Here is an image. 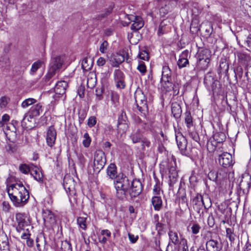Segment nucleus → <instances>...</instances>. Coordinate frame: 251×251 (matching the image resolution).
I'll return each instance as SVG.
<instances>
[{"label":"nucleus","mask_w":251,"mask_h":251,"mask_svg":"<svg viewBox=\"0 0 251 251\" xmlns=\"http://www.w3.org/2000/svg\"><path fill=\"white\" fill-rule=\"evenodd\" d=\"M151 204L155 211H159L162 207V200L160 196H153L151 198Z\"/></svg>","instance_id":"4be33fe9"},{"label":"nucleus","mask_w":251,"mask_h":251,"mask_svg":"<svg viewBox=\"0 0 251 251\" xmlns=\"http://www.w3.org/2000/svg\"><path fill=\"white\" fill-rule=\"evenodd\" d=\"M219 164L224 168H227L233 164L232 155L228 152H224L218 157Z\"/></svg>","instance_id":"6e6552de"},{"label":"nucleus","mask_w":251,"mask_h":251,"mask_svg":"<svg viewBox=\"0 0 251 251\" xmlns=\"http://www.w3.org/2000/svg\"><path fill=\"white\" fill-rule=\"evenodd\" d=\"M88 58H84L81 63L82 68L85 71H88V70L90 69L91 66H89L87 64Z\"/></svg>","instance_id":"e2e57ef3"},{"label":"nucleus","mask_w":251,"mask_h":251,"mask_svg":"<svg viewBox=\"0 0 251 251\" xmlns=\"http://www.w3.org/2000/svg\"><path fill=\"white\" fill-rule=\"evenodd\" d=\"M9 100V98L7 97L6 96L2 97L0 99V107L1 108H5Z\"/></svg>","instance_id":"3c124183"},{"label":"nucleus","mask_w":251,"mask_h":251,"mask_svg":"<svg viewBox=\"0 0 251 251\" xmlns=\"http://www.w3.org/2000/svg\"><path fill=\"white\" fill-rule=\"evenodd\" d=\"M87 115V113L84 110H79L78 111L79 122L81 123L83 122Z\"/></svg>","instance_id":"6e6d98bb"},{"label":"nucleus","mask_w":251,"mask_h":251,"mask_svg":"<svg viewBox=\"0 0 251 251\" xmlns=\"http://www.w3.org/2000/svg\"><path fill=\"white\" fill-rule=\"evenodd\" d=\"M131 181L125 174H119L114 184L116 190V196L121 200H127L128 190L130 187Z\"/></svg>","instance_id":"f03ea898"},{"label":"nucleus","mask_w":251,"mask_h":251,"mask_svg":"<svg viewBox=\"0 0 251 251\" xmlns=\"http://www.w3.org/2000/svg\"><path fill=\"white\" fill-rule=\"evenodd\" d=\"M126 120V114L124 111H122L118 117V124H124Z\"/></svg>","instance_id":"5fc2aeb1"},{"label":"nucleus","mask_w":251,"mask_h":251,"mask_svg":"<svg viewBox=\"0 0 251 251\" xmlns=\"http://www.w3.org/2000/svg\"><path fill=\"white\" fill-rule=\"evenodd\" d=\"M42 105L40 103L36 104L32 106L28 113L25 115L22 121V123H23L28 116H29L30 119H32L35 117L39 116L42 112Z\"/></svg>","instance_id":"1a4fd4ad"},{"label":"nucleus","mask_w":251,"mask_h":251,"mask_svg":"<svg viewBox=\"0 0 251 251\" xmlns=\"http://www.w3.org/2000/svg\"><path fill=\"white\" fill-rule=\"evenodd\" d=\"M63 81H60L56 83L54 87V92L56 94L63 95Z\"/></svg>","instance_id":"de8ad7c7"},{"label":"nucleus","mask_w":251,"mask_h":251,"mask_svg":"<svg viewBox=\"0 0 251 251\" xmlns=\"http://www.w3.org/2000/svg\"><path fill=\"white\" fill-rule=\"evenodd\" d=\"M226 236L230 242V245L231 247H234L235 245V234L234 233V230L231 228H226Z\"/></svg>","instance_id":"bb28decb"},{"label":"nucleus","mask_w":251,"mask_h":251,"mask_svg":"<svg viewBox=\"0 0 251 251\" xmlns=\"http://www.w3.org/2000/svg\"><path fill=\"white\" fill-rule=\"evenodd\" d=\"M16 219L18 223V225L25 226L26 224V222L24 216L22 213L17 214L16 215Z\"/></svg>","instance_id":"c03bdc74"},{"label":"nucleus","mask_w":251,"mask_h":251,"mask_svg":"<svg viewBox=\"0 0 251 251\" xmlns=\"http://www.w3.org/2000/svg\"><path fill=\"white\" fill-rule=\"evenodd\" d=\"M140 143L141 144L142 150H145L146 148H149L151 145L150 140L146 137L143 136Z\"/></svg>","instance_id":"a18cd8bd"},{"label":"nucleus","mask_w":251,"mask_h":251,"mask_svg":"<svg viewBox=\"0 0 251 251\" xmlns=\"http://www.w3.org/2000/svg\"><path fill=\"white\" fill-rule=\"evenodd\" d=\"M51 64H52L51 67L53 70L52 73L54 74V71L61 67L62 64H63V60L60 56H56L52 59Z\"/></svg>","instance_id":"c85d7f7f"},{"label":"nucleus","mask_w":251,"mask_h":251,"mask_svg":"<svg viewBox=\"0 0 251 251\" xmlns=\"http://www.w3.org/2000/svg\"><path fill=\"white\" fill-rule=\"evenodd\" d=\"M42 62L40 60H38L35 62L31 66V68L30 71V74L31 75H34L38 69L41 67Z\"/></svg>","instance_id":"a19ab883"},{"label":"nucleus","mask_w":251,"mask_h":251,"mask_svg":"<svg viewBox=\"0 0 251 251\" xmlns=\"http://www.w3.org/2000/svg\"><path fill=\"white\" fill-rule=\"evenodd\" d=\"M112 9L109 8L106 9L104 12L101 13V14H100L98 15L96 19L97 20L101 21L106 18L108 15H109L112 12Z\"/></svg>","instance_id":"49530a36"},{"label":"nucleus","mask_w":251,"mask_h":251,"mask_svg":"<svg viewBox=\"0 0 251 251\" xmlns=\"http://www.w3.org/2000/svg\"><path fill=\"white\" fill-rule=\"evenodd\" d=\"M179 233L174 230H169L168 231V236L170 242L176 246L180 243V239L178 236ZM181 235L179 234V236Z\"/></svg>","instance_id":"6ab92c4d"},{"label":"nucleus","mask_w":251,"mask_h":251,"mask_svg":"<svg viewBox=\"0 0 251 251\" xmlns=\"http://www.w3.org/2000/svg\"><path fill=\"white\" fill-rule=\"evenodd\" d=\"M251 186V177L248 176L247 177H243L241 180L239 187L242 190L244 194H248Z\"/></svg>","instance_id":"f8f14e48"},{"label":"nucleus","mask_w":251,"mask_h":251,"mask_svg":"<svg viewBox=\"0 0 251 251\" xmlns=\"http://www.w3.org/2000/svg\"><path fill=\"white\" fill-rule=\"evenodd\" d=\"M64 247L65 249L64 251H72V245L69 241L67 240L64 241Z\"/></svg>","instance_id":"774afa93"},{"label":"nucleus","mask_w":251,"mask_h":251,"mask_svg":"<svg viewBox=\"0 0 251 251\" xmlns=\"http://www.w3.org/2000/svg\"><path fill=\"white\" fill-rule=\"evenodd\" d=\"M55 171L56 172L57 177L62 179L63 177V174L62 173V166L59 164L58 162L56 164Z\"/></svg>","instance_id":"bf43d9fd"},{"label":"nucleus","mask_w":251,"mask_h":251,"mask_svg":"<svg viewBox=\"0 0 251 251\" xmlns=\"http://www.w3.org/2000/svg\"><path fill=\"white\" fill-rule=\"evenodd\" d=\"M191 230L193 234H197L199 233L201 228L200 226L197 223L192 224L191 227Z\"/></svg>","instance_id":"8fccbe9b"},{"label":"nucleus","mask_w":251,"mask_h":251,"mask_svg":"<svg viewBox=\"0 0 251 251\" xmlns=\"http://www.w3.org/2000/svg\"><path fill=\"white\" fill-rule=\"evenodd\" d=\"M36 100L33 98H28L24 100L21 106L24 108H26L30 105L35 103L36 102Z\"/></svg>","instance_id":"58836bf2"},{"label":"nucleus","mask_w":251,"mask_h":251,"mask_svg":"<svg viewBox=\"0 0 251 251\" xmlns=\"http://www.w3.org/2000/svg\"><path fill=\"white\" fill-rule=\"evenodd\" d=\"M211 56V51L209 50L201 48L198 51L197 59H210Z\"/></svg>","instance_id":"b1692460"},{"label":"nucleus","mask_w":251,"mask_h":251,"mask_svg":"<svg viewBox=\"0 0 251 251\" xmlns=\"http://www.w3.org/2000/svg\"><path fill=\"white\" fill-rule=\"evenodd\" d=\"M189 51L186 50L182 52L179 56V58L177 61V65L179 69L186 67L187 65L189 64L188 60V56Z\"/></svg>","instance_id":"2eb2a0df"},{"label":"nucleus","mask_w":251,"mask_h":251,"mask_svg":"<svg viewBox=\"0 0 251 251\" xmlns=\"http://www.w3.org/2000/svg\"><path fill=\"white\" fill-rule=\"evenodd\" d=\"M104 92V88L102 86L98 87L96 88V100L97 101L101 100L103 99V93Z\"/></svg>","instance_id":"e433bc0d"},{"label":"nucleus","mask_w":251,"mask_h":251,"mask_svg":"<svg viewBox=\"0 0 251 251\" xmlns=\"http://www.w3.org/2000/svg\"><path fill=\"white\" fill-rule=\"evenodd\" d=\"M184 120L187 129L194 128V124L193 118L189 110H186L184 113Z\"/></svg>","instance_id":"f3484780"},{"label":"nucleus","mask_w":251,"mask_h":251,"mask_svg":"<svg viewBox=\"0 0 251 251\" xmlns=\"http://www.w3.org/2000/svg\"><path fill=\"white\" fill-rule=\"evenodd\" d=\"M128 237L130 243L132 244L135 243L139 238L138 235H134L130 233H128Z\"/></svg>","instance_id":"680f3d73"},{"label":"nucleus","mask_w":251,"mask_h":251,"mask_svg":"<svg viewBox=\"0 0 251 251\" xmlns=\"http://www.w3.org/2000/svg\"><path fill=\"white\" fill-rule=\"evenodd\" d=\"M56 137V132L54 128L51 126L49 127L47 132L46 141L48 145L50 147L54 144Z\"/></svg>","instance_id":"9d476101"},{"label":"nucleus","mask_w":251,"mask_h":251,"mask_svg":"<svg viewBox=\"0 0 251 251\" xmlns=\"http://www.w3.org/2000/svg\"><path fill=\"white\" fill-rule=\"evenodd\" d=\"M172 113L175 119H179L182 113L181 106L177 103H173L172 104Z\"/></svg>","instance_id":"a878e982"},{"label":"nucleus","mask_w":251,"mask_h":251,"mask_svg":"<svg viewBox=\"0 0 251 251\" xmlns=\"http://www.w3.org/2000/svg\"><path fill=\"white\" fill-rule=\"evenodd\" d=\"M125 60V56L120 54H114L112 58V65L113 67H118Z\"/></svg>","instance_id":"cd10ccee"},{"label":"nucleus","mask_w":251,"mask_h":251,"mask_svg":"<svg viewBox=\"0 0 251 251\" xmlns=\"http://www.w3.org/2000/svg\"><path fill=\"white\" fill-rule=\"evenodd\" d=\"M237 56L242 63L246 66H249L250 64L251 58L247 54L243 52H239L238 53Z\"/></svg>","instance_id":"c756f323"},{"label":"nucleus","mask_w":251,"mask_h":251,"mask_svg":"<svg viewBox=\"0 0 251 251\" xmlns=\"http://www.w3.org/2000/svg\"><path fill=\"white\" fill-rule=\"evenodd\" d=\"M221 174L220 172H217L215 171H211L208 174V178L211 181L218 182L222 178L221 177ZM224 176L223 175L222 178Z\"/></svg>","instance_id":"2f4dec72"},{"label":"nucleus","mask_w":251,"mask_h":251,"mask_svg":"<svg viewBox=\"0 0 251 251\" xmlns=\"http://www.w3.org/2000/svg\"><path fill=\"white\" fill-rule=\"evenodd\" d=\"M106 157L102 151H96L94 155V169L96 172H100L105 166Z\"/></svg>","instance_id":"20e7f679"},{"label":"nucleus","mask_w":251,"mask_h":251,"mask_svg":"<svg viewBox=\"0 0 251 251\" xmlns=\"http://www.w3.org/2000/svg\"><path fill=\"white\" fill-rule=\"evenodd\" d=\"M160 186L157 184H155L153 188V196H160Z\"/></svg>","instance_id":"69168bd1"},{"label":"nucleus","mask_w":251,"mask_h":251,"mask_svg":"<svg viewBox=\"0 0 251 251\" xmlns=\"http://www.w3.org/2000/svg\"><path fill=\"white\" fill-rule=\"evenodd\" d=\"M87 218L79 217L77 219V224L80 228L86 230L87 229L86 224Z\"/></svg>","instance_id":"f704fd0d"},{"label":"nucleus","mask_w":251,"mask_h":251,"mask_svg":"<svg viewBox=\"0 0 251 251\" xmlns=\"http://www.w3.org/2000/svg\"><path fill=\"white\" fill-rule=\"evenodd\" d=\"M138 110L140 112L142 115L145 117L148 113V106L147 101L136 102Z\"/></svg>","instance_id":"5701e85b"},{"label":"nucleus","mask_w":251,"mask_h":251,"mask_svg":"<svg viewBox=\"0 0 251 251\" xmlns=\"http://www.w3.org/2000/svg\"><path fill=\"white\" fill-rule=\"evenodd\" d=\"M220 68L221 71H226L228 69V66L227 64L225 61H221L220 63Z\"/></svg>","instance_id":"338daca9"},{"label":"nucleus","mask_w":251,"mask_h":251,"mask_svg":"<svg viewBox=\"0 0 251 251\" xmlns=\"http://www.w3.org/2000/svg\"><path fill=\"white\" fill-rule=\"evenodd\" d=\"M9 246L7 235L3 232H0V251H9Z\"/></svg>","instance_id":"dca6fc26"},{"label":"nucleus","mask_w":251,"mask_h":251,"mask_svg":"<svg viewBox=\"0 0 251 251\" xmlns=\"http://www.w3.org/2000/svg\"><path fill=\"white\" fill-rule=\"evenodd\" d=\"M108 46V43L107 41H104L100 46V51L102 53H104L106 52L107 47Z\"/></svg>","instance_id":"13d9d810"},{"label":"nucleus","mask_w":251,"mask_h":251,"mask_svg":"<svg viewBox=\"0 0 251 251\" xmlns=\"http://www.w3.org/2000/svg\"><path fill=\"white\" fill-rule=\"evenodd\" d=\"M139 57L140 59L147 60L149 59V56L148 53L146 50H142L140 52Z\"/></svg>","instance_id":"052dcab7"},{"label":"nucleus","mask_w":251,"mask_h":251,"mask_svg":"<svg viewBox=\"0 0 251 251\" xmlns=\"http://www.w3.org/2000/svg\"><path fill=\"white\" fill-rule=\"evenodd\" d=\"M113 75L115 81L125 77L124 73L120 69H116L114 72Z\"/></svg>","instance_id":"ea45409f"},{"label":"nucleus","mask_w":251,"mask_h":251,"mask_svg":"<svg viewBox=\"0 0 251 251\" xmlns=\"http://www.w3.org/2000/svg\"><path fill=\"white\" fill-rule=\"evenodd\" d=\"M31 167H32V166H29L25 164H21L19 167V170L22 173L27 174L30 173Z\"/></svg>","instance_id":"09e8293b"},{"label":"nucleus","mask_w":251,"mask_h":251,"mask_svg":"<svg viewBox=\"0 0 251 251\" xmlns=\"http://www.w3.org/2000/svg\"><path fill=\"white\" fill-rule=\"evenodd\" d=\"M137 69L142 74V75H144L147 71L146 65L143 62L139 63Z\"/></svg>","instance_id":"864d4df0"},{"label":"nucleus","mask_w":251,"mask_h":251,"mask_svg":"<svg viewBox=\"0 0 251 251\" xmlns=\"http://www.w3.org/2000/svg\"><path fill=\"white\" fill-rule=\"evenodd\" d=\"M191 201L194 209L198 213L200 212L203 207L206 208L204 199L201 194L197 193L192 197Z\"/></svg>","instance_id":"0eeeda50"},{"label":"nucleus","mask_w":251,"mask_h":251,"mask_svg":"<svg viewBox=\"0 0 251 251\" xmlns=\"http://www.w3.org/2000/svg\"><path fill=\"white\" fill-rule=\"evenodd\" d=\"M116 84V87L118 89H124L126 86L125 78L118 80L115 81Z\"/></svg>","instance_id":"4d7b16f0"},{"label":"nucleus","mask_w":251,"mask_h":251,"mask_svg":"<svg viewBox=\"0 0 251 251\" xmlns=\"http://www.w3.org/2000/svg\"><path fill=\"white\" fill-rule=\"evenodd\" d=\"M130 137L133 143L136 144L141 142L143 137V136L141 135L140 134L138 133H135L131 134Z\"/></svg>","instance_id":"37998d69"},{"label":"nucleus","mask_w":251,"mask_h":251,"mask_svg":"<svg viewBox=\"0 0 251 251\" xmlns=\"http://www.w3.org/2000/svg\"><path fill=\"white\" fill-rule=\"evenodd\" d=\"M107 176L111 179H117L118 175H117V167L115 164L111 163L108 166L106 170Z\"/></svg>","instance_id":"aec40b11"},{"label":"nucleus","mask_w":251,"mask_h":251,"mask_svg":"<svg viewBox=\"0 0 251 251\" xmlns=\"http://www.w3.org/2000/svg\"><path fill=\"white\" fill-rule=\"evenodd\" d=\"M176 246L177 251H188L187 241L182 235H180V243Z\"/></svg>","instance_id":"7c9ffc66"},{"label":"nucleus","mask_w":251,"mask_h":251,"mask_svg":"<svg viewBox=\"0 0 251 251\" xmlns=\"http://www.w3.org/2000/svg\"><path fill=\"white\" fill-rule=\"evenodd\" d=\"M12 192L9 189L7 193L13 205L17 207L25 205L29 199V192L22 182L13 184L10 186Z\"/></svg>","instance_id":"f257e3e1"},{"label":"nucleus","mask_w":251,"mask_h":251,"mask_svg":"<svg viewBox=\"0 0 251 251\" xmlns=\"http://www.w3.org/2000/svg\"><path fill=\"white\" fill-rule=\"evenodd\" d=\"M198 67L202 70L207 69L209 66L210 59H197Z\"/></svg>","instance_id":"72a5a7b5"},{"label":"nucleus","mask_w":251,"mask_h":251,"mask_svg":"<svg viewBox=\"0 0 251 251\" xmlns=\"http://www.w3.org/2000/svg\"><path fill=\"white\" fill-rule=\"evenodd\" d=\"M143 189V186L140 180L135 179L130 183V187L128 192L131 198L139 196Z\"/></svg>","instance_id":"423d86ee"},{"label":"nucleus","mask_w":251,"mask_h":251,"mask_svg":"<svg viewBox=\"0 0 251 251\" xmlns=\"http://www.w3.org/2000/svg\"><path fill=\"white\" fill-rule=\"evenodd\" d=\"M204 84L207 89L211 88L213 92H216L219 82L217 79L216 75L212 72L207 73L204 77Z\"/></svg>","instance_id":"39448f33"},{"label":"nucleus","mask_w":251,"mask_h":251,"mask_svg":"<svg viewBox=\"0 0 251 251\" xmlns=\"http://www.w3.org/2000/svg\"><path fill=\"white\" fill-rule=\"evenodd\" d=\"M207 251H220L222 247L218 241L214 239H207L206 242Z\"/></svg>","instance_id":"4468645a"},{"label":"nucleus","mask_w":251,"mask_h":251,"mask_svg":"<svg viewBox=\"0 0 251 251\" xmlns=\"http://www.w3.org/2000/svg\"><path fill=\"white\" fill-rule=\"evenodd\" d=\"M134 98L136 102L147 101L146 96L143 91L140 89H137L135 92Z\"/></svg>","instance_id":"473e14b6"},{"label":"nucleus","mask_w":251,"mask_h":251,"mask_svg":"<svg viewBox=\"0 0 251 251\" xmlns=\"http://www.w3.org/2000/svg\"><path fill=\"white\" fill-rule=\"evenodd\" d=\"M176 140L177 147L181 154L190 156L192 155V148H187V141L185 137L181 133H178L176 135Z\"/></svg>","instance_id":"7ed1b4c3"},{"label":"nucleus","mask_w":251,"mask_h":251,"mask_svg":"<svg viewBox=\"0 0 251 251\" xmlns=\"http://www.w3.org/2000/svg\"><path fill=\"white\" fill-rule=\"evenodd\" d=\"M189 136L195 142H199L200 141L199 135L197 131L193 130V128L187 129Z\"/></svg>","instance_id":"4c0bfd02"},{"label":"nucleus","mask_w":251,"mask_h":251,"mask_svg":"<svg viewBox=\"0 0 251 251\" xmlns=\"http://www.w3.org/2000/svg\"><path fill=\"white\" fill-rule=\"evenodd\" d=\"M133 22V23L131 26V29L133 31H137L144 26V21L143 19L140 16L135 17Z\"/></svg>","instance_id":"412c9836"},{"label":"nucleus","mask_w":251,"mask_h":251,"mask_svg":"<svg viewBox=\"0 0 251 251\" xmlns=\"http://www.w3.org/2000/svg\"><path fill=\"white\" fill-rule=\"evenodd\" d=\"M165 24H164V22H161L159 25L158 31V34L159 35H162L166 32V30L165 29Z\"/></svg>","instance_id":"0e129e2a"},{"label":"nucleus","mask_w":251,"mask_h":251,"mask_svg":"<svg viewBox=\"0 0 251 251\" xmlns=\"http://www.w3.org/2000/svg\"><path fill=\"white\" fill-rule=\"evenodd\" d=\"M171 76L172 72L169 66L166 65L163 66L161 82L170 83L172 80Z\"/></svg>","instance_id":"ddd939ff"},{"label":"nucleus","mask_w":251,"mask_h":251,"mask_svg":"<svg viewBox=\"0 0 251 251\" xmlns=\"http://www.w3.org/2000/svg\"><path fill=\"white\" fill-rule=\"evenodd\" d=\"M169 170V176L170 181L172 182H175L177 177L178 174L176 170V162L174 160L170 161L168 165Z\"/></svg>","instance_id":"9b49d317"},{"label":"nucleus","mask_w":251,"mask_h":251,"mask_svg":"<svg viewBox=\"0 0 251 251\" xmlns=\"http://www.w3.org/2000/svg\"><path fill=\"white\" fill-rule=\"evenodd\" d=\"M30 174L34 177V178L38 181H42L43 179V174L39 169L34 166H32L30 172Z\"/></svg>","instance_id":"393cba45"},{"label":"nucleus","mask_w":251,"mask_h":251,"mask_svg":"<svg viewBox=\"0 0 251 251\" xmlns=\"http://www.w3.org/2000/svg\"><path fill=\"white\" fill-rule=\"evenodd\" d=\"M91 142V138L87 132H85L83 135L82 144L84 147L88 148L90 146Z\"/></svg>","instance_id":"79ce46f5"},{"label":"nucleus","mask_w":251,"mask_h":251,"mask_svg":"<svg viewBox=\"0 0 251 251\" xmlns=\"http://www.w3.org/2000/svg\"><path fill=\"white\" fill-rule=\"evenodd\" d=\"M43 219L45 222H53L54 221L53 214L50 211L44 212L43 214Z\"/></svg>","instance_id":"c9c22d12"},{"label":"nucleus","mask_w":251,"mask_h":251,"mask_svg":"<svg viewBox=\"0 0 251 251\" xmlns=\"http://www.w3.org/2000/svg\"><path fill=\"white\" fill-rule=\"evenodd\" d=\"M97 123V118L95 116H91L88 119L87 125L91 128L93 127Z\"/></svg>","instance_id":"603ef678"},{"label":"nucleus","mask_w":251,"mask_h":251,"mask_svg":"<svg viewBox=\"0 0 251 251\" xmlns=\"http://www.w3.org/2000/svg\"><path fill=\"white\" fill-rule=\"evenodd\" d=\"M226 138V134L223 132H216L213 135V141L212 144L214 146H217L218 143H223Z\"/></svg>","instance_id":"a211bd4d"}]
</instances>
